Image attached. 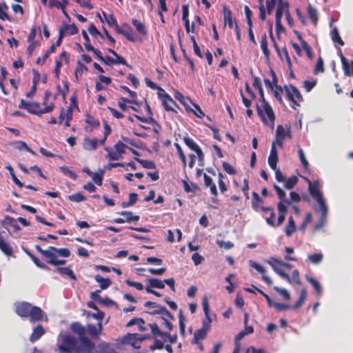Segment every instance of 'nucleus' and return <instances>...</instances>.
Segmentation results:
<instances>
[{
    "label": "nucleus",
    "mask_w": 353,
    "mask_h": 353,
    "mask_svg": "<svg viewBox=\"0 0 353 353\" xmlns=\"http://www.w3.org/2000/svg\"><path fill=\"white\" fill-rule=\"evenodd\" d=\"M51 252L56 253V256H61L63 257H69L70 256V251L68 248H57L54 246H50Z\"/></svg>",
    "instance_id": "bb28decb"
},
{
    "label": "nucleus",
    "mask_w": 353,
    "mask_h": 353,
    "mask_svg": "<svg viewBox=\"0 0 353 353\" xmlns=\"http://www.w3.org/2000/svg\"><path fill=\"white\" fill-rule=\"evenodd\" d=\"M148 283H150V286L154 288L163 289L165 288L164 280L157 278H151L148 280Z\"/></svg>",
    "instance_id": "ea45409f"
},
{
    "label": "nucleus",
    "mask_w": 353,
    "mask_h": 353,
    "mask_svg": "<svg viewBox=\"0 0 353 353\" xmlns=\"http://www.w3.org/2000/svg\"><path fill=\"white\" fill-rule=\"evenodd\" d=\"M323 258V255L321 253H314L310 254L307 256V261L312 264L320 263Z\"/></svg>",
    "instance_id": "a18cd8bd"
},
{
    "label": "nucleus",
    "mask_w": 353,
    "mask_h": 353,
    "mask_svg": "<svg viewBox=\"0 0 353 353\" xmlns=\"http://www.w3.org/2000/svg\"><path fill=\"white\" fill-rule=\"evenodd\" d=\"M260 209L263 211V212H270V216L265 218V221H266V223L272 226V227H275L276 226V224H275V221H274V219H275V213H274V210L271 207H263V206H261L260 208Z\"/></svg>",
    "instance_id": "412c9836"
},
{
    "label": "nucleus",
    "mask_w": 353,
    "mask_h": 353,
    "mask_svg": "<svg viewBox=\"0 0 353 353\" xmlns=\"http://www.w3.org/2000/svg\"><path fill=\"white\" fill-rule=\"evenodd\" d=\"M62 59H64L65 63H69V56L66 51H63L59 56L58 59L55 60V68L57 69H61L62 66Z\"/></svg>",
    "instance_id": "f704fd0d"
},
{
    "label": "nucleus",
    "mask_w": 353,
    "mask_h": 353,
    "mask_svg": "<svg viewBox=\"0 0 353 353\" xmlns=\"http://www.w3.org/2000/svg\"><path fill=\"white\" fill-rule=\"evenodd\" d=\"M6 169L9 171L10 174L12 176V181L19 188H23L24 186L23 183L18 179V178L16 176L14 169L10 166L8 165L6 167Z\"/></svg>",
    "instance_id": "603ef678"
},
{
    "label": "nucleus",
    "mask_w": 353,
    "mask_h": 353,
    "mask_svg": "<svg viewBox=\"0 0 353 353\" xmlns=\"http://www.w3.org/2000/svg\"><path fill=\"white\" fill-rule=\"evenodd\" d=\"M249 263L252 268L262 274V279L263 281H265L268 285H271L272 283V280L265 274L266 270L262 265L252 260L249 261Z\"/></svg>",
    "instance_id": "ddd939ff"
},
{
    "label": "nucleus",
    "mask_w": 353,
    "mask_h": 353,
    "mask_svg": "<svg viewBox=\"0 0 353 353\" xmlns=\"http://www.w3.org/2000/svg\"><path fill=\"white\" fill-rule=\"evenodd\" d=\"M162 98L163 106L167 111L176 112L175 108H179L173 99L167 93L160 95Z\"/></svg>",
    "instance_id": "1a4fd4ad"
},
{
    "label": "nucleus",
    "mask_w": 353,
    "mask_h": 353,
    "mask_svg": "<svg viewBox=\"0 0 353 353\" xmlns=\"http://www.w3.org/2000/svg\"><path fill=\"white\" fill-rule=\"evenodd\" d=\"M296 230L295 221L292 216L288 218V223L285 229V233L287 236H290Z\"/></svg>",
    "instance_id": "72a5a7b5"
},
{
    "label": "nucleus",
    "mask_w": 353,
    "mask_h": 353,
    "mask_svg": "<svg viewBox=\"0 0 353 353\" xmlns=\"http://www.w3.org/2000/svg\"><path fill=\"white\" fill-rule=\"evenodd\" d=\"M278 161L279 158L276 148V142H272L270 155L268 159V164L272 170H276Z\"/></svg>",
    "instance_id": "9b49d317"
},
{
    "label": "nucleus",
    "mask_w": 353,
    "mask_h": 353,
    "mask_svg": "<svg viewBox=\"0 0 353 353\" xmlns=\"http://www.w3.org/2000/svg\"><path fill=\"white\" fill-rule=\"evenodd\" d=\"M148 326L150 327L151 334L154 337L160 336L163 340H165V336L169 335V332L161 331L156 323H149Z\"/></svg>",
    "instance_id": "2eb2a0df"
},
{
    "label": "nucleus",
    "mask_w": 353,
    "mask_h": 353,
    "mask_svg": "<svg viewBox=\"0 0 353 353\" xmlns=\"http://www.w3.org/2000/svg\"><path fill=\"white\" fill-rule=\"evenodd\" d=\"M92 179L93 181L97 185H101L103 182V171L100 170L99 172H95L92 173Z\"/></svg>",
    "instance_id": "5fc2aeb1"
},
{
    "label": "nucleus",
    "mask_w": 353,
    "mask_h": 353,
    "mask_svg": "<svg viewBox=\"0 0 353 353\" xmlns=\"http://www.w3.org/2000/svg\"><path fill=\"white\" fill-rule=\"evenodd\" d=\"M103 17H105V21L109 25V26L114 27L117 33L123 35L128 40L130 41L134 42L137 41L136 38L133 37L131 33L130 27L127 23L123 24V27H125L127 28L126 30H123L118 25L117 21L113 14L107 15L105 12H103Z\"/></svg>",
    "instance_id": "7ed1b4c3"
},
{
    "label": "nucleus",
    "mask_w": 353,
    "mask_h": 353,
    "mask_svg": "<svg viewBox=\"0 0 353 353\" xmlns=\"http://www.w3.org/2000/svg\"><path fill=\"white\" fill-rule=\"evenodd\" d=\"M108 52L110 53H111L112 54H113L116 57L115 59H114V60L115 61V62H114V64H116V65H117V64H122V65L128 66L130 69H132V66L131 65H129L127 63L126 60L123 57L119 55L116 52V51H114L112 49H108Z\"/></svg>",
    "instance_id": "cd10ccee"
},
{
    "label": "nucleus",
    "mask_w": 353,
    "mask_h": 353,
    "mask_svg": "<svg viewBox=\"0 0 353 353\" xmlns=\"http://www.w3.org/2000/svg\"><path fill=\"white\" fill-rule=\"evenodd\" d=\"M174 146L177 150L179 158L183 163V167H185L186 166V157H185V155L181 145L178 143H174Z\"/></svg>",
    "instance_id": "052dcab7"
},
{
    "label": "nucleus",
    "mask_w": 353,
    "mask_h": 353,
    "mask_svg": "<svg viewBox=\"0 0 353 353\" xmlns=\"http://www.w3.org/2000/svg\"><path fill=\"white\" fill-rule=\"evenodd\" d=\"M307 14L313 24L316 26L319 20L316 9L309 5L307 7Z\"/></svg>",
    "instance_id": "4c0bfd02"
},
{
    "label": "nucleus",
    "mask_w": 353,
    "mask_h": 353,
    "mask_svg": "<svg viewBox=\"0 0 353 353\" xmlns=\"http://www.w3.org/2000/svg\"><path fill=\"white\" fill-rule=\"evenodd\" d=\"M114 148L115 150L117 152V153L121 156L122 154H124L125 152V149L128 148V147L123 142L119 141L114 144Z\"/></svg>",
    "instance_id": "bf43d9fd"
},
{
    "label": "nucleus",
    "mask_w": 353,
    "mask_h": 353,
    "mask_svg": "<svg viewBox=\"0 0 353 353\" xmlns=\"http://www.w3.org/2000/svg\"><path fill=\"white\" fill-rule=\"evenodd\" d=\"M54 108V104L52 103H51L50 104H49L48 105L43 108H41V107L39 106L37 111V116H41L43 114L50 112L53 110Z\"/></svg>",
    "instance_id": "e2e57ef3"
},
{
    "label": "nucleus",
    "mask_w": 353,
    "mask_h": 353,
    "mask_svg": "<svg viewBox=\"0 0 353 353\" xmlns=\"http://www.w3.org/2000/svg\"><path fill=\"white\" fill-rule=\"evenodd\" d=\"M306 296H307L306 288L301 289V292H300V296H299L298 300L296 301V302L295 303V304L293 306H292V309L297 310L299 307H301L302 306V305L304 303V302L306 299Z\"/></svg>",
    "instance_id": "c85d7f7f"
},
{
    "label": "nucleus",
    "mask_w": 353,
    "mask_h": 353,
    "mask_svg": "<svg viewBox=\"0 0 353 353\" xmlns=\"http://www.w3.org/2000/svg\"><path fill=\"white\" fill-rule=\"evenodd\" d=\"M183 141L185 145L192 150H194L199 145L191 138L188 137H184Z\"/></svg>",
    "instance_id": "680f3d73"
},
{
    "label": "nucleus",
    "mask_w": 353,
    "mask_h": 353,
    "mask_svg": "<svg viewBox=\"0 0 353 353\" xmlns=\"http://www.w3.org/2000/svg\"><path fill=\"white\" fill-rule=\"evenodd\" d=\"M223 19L225 23H228L230 28H232L234 24L235 25V23H236L235 21H233L232 12L226 6H224Z\"/></svg>",
    "instance_id": "393cba45"
},
{
    "label": "nucleus",
    "mask_w": 353,
    "mask_h": 353,
    "mask_svg": "<svg viewBox=\"0 0 353 353\" xmlns=\"http://www.w3.org/2000/svg\"><path fill=\"white\" fill-rule=\"evenodd\" d=\"M307 281L313 286L318 294L321 293V287L318 281L308 276H305Z\"/></svg>",
    "instance_id": "3c124183"
},
{
    "label": "nucleus",
    "mask_w": 353,
    "mask_h": 353,
    "mask_svg": "<svg viewBox=\"0 0 353 353\" xmlns=\"http://www.w3.org/2000/svg\"><path fill=\"white\" fill-rule=\"evenodd\" d=\"M87 330L89 334L92 338H97L99 335V332H101V327H100L99 329H97L94 325L89 324L87 326Z\"/></svg>",
    "instance_id": "8fccbe9b"
},
{
    "label": "nucleus",
    "mask_w": 353,
    "mask_h": 353,
    "mask_svg": "<svg viewBox=\"0 0 353 353\" xmlns=\"http://www.w3.org/2000/svg\"><path fill=\"white\" fill-rule=\"evenodd\" d=\"M132 23L135 27L137 31L141 35L145 36L147 31L145 25L138 19H132Z\"/></svg>",
    "instance_id": "c756f323"
},
{
    "label": "nucleus",
    "mask_w": 353,
    "mask_h": 353,
    "mask_svg": "<svg viewBox=\"0 0 353 353\" xmlns=\"http://www.w3.org/2000/svg\"><path fill=\"white\" fill-rule=\"evenodd\" d=\"M135 160L139 162L144 168L146 169H156V165L154 161L150 160H144L139 158H135Z\"/></svg>",
    "instance_id": "09e8293b"
},
{
    "label": "nucleus",
    "mask_w": 353,
    "mask_h": 353,
    "mask_svg": "<svg viewBox=\"0 0 353 353\" xmlns=\"http://www.w3.org/2000/svg\"><path fill=\"white\" fill-rule=\"evenodd\" d=\"M179 321L180 332L181 334L185 335V325L184 322L185 321V317L183 315V311L181 310L179 312Z\"/></svg>",
    "instance_id": "864d4df0"
},
{
    "label": "nucleus",
    "mask_w": 353,
    "mask_h": 353,
    "mask_svg": "<svg viewBox=\"0 0 353 353\" xmlns=\"http://www.w3.org/2000/svg\"><path fill=\"white\" fill-rule=\"evenodd\" d=\"M299 179L296 176H292L288 179H285V181H284V187L285 189L291 190L298 183Z\"/></svg>",
    "instance_id": "37998d69"
},
{
    "label": "nucleus",
    "mask_w": 353,
    "mask_h": 353,
    "mask_svg": "<svg viewBox=\"0 0 353 353\" xmlns=\"http://www.w3.org/2000/svg\"><path fill=\"white\" fill-rule=\"evenodd\" d=\"M263 103V109L262 110L258 105H256V110L259 116L260 117L263 123L268 125L270 123L273 126L275 119L274 111L270 105L265 101H261Z\"/></svg>",
    "instance_id": "20e7f679"
},
{
    "label": "nucleus",
    "mask_w": 353,
    "mask_h": 353,
    "mask_svg": "<svg viewBox=\"0 0 353 353\" xmlns=\"http://www.w3.org/2000/svg\"><path fill=\"white\" fill-rule=\"evenodd\" d=\"M330 34L332 40L333 41L334 43H337L341 46H344V42L341 38L339 30L336 28H334L332 30Z\"/></svg>",
    "instance_id": "a19ab883"
},
{
    "label": "nucleus",
    "mask_w": 353,
    "mask_h": 353,
    "mask_svg": "<svg viewBox=\"0 0 353 353\" xmlns=\"http://www.w3.org/2000/svg\"><path fill=\"white\" fill-rule=\"evenodd\" d=\"M203 179H204V185L206 188H209L210 190V193L212 194V201L213 203H216L218 202V191L216 189V186L215 183H214L212 179L204 173L203 174Z\"/></svg>",
    "instance_id": "0eeeda50"
},
{
    "label": "nucleus",
    "mask_w": 353,
    "mask_h": 353,
    "mask_svg": "<svg viewBox=\"0 0 353 353\" xmlns=\"http://www.w3.org/2000/svg\"><path fill=\"white\" fill-rule=\"evenodd\" d=\"M70 329L78 335L79 343L74 336L62 335L61 343L58 345L59 353H93L95 344L85 336V327L81 323L77 321L70 324Z\"/></svg>",
    "instance_id": "f257e3e1"
},
{
    "label": "nucleus",
    "mask_w": 353,
    "mask_h": 353,
    "mask_svg": "<svg viewBox=\"0 0 353 353\" xmlns=\"http://www.w3.org/2000/svg\"><path fill=\"white\" fill-rule=\"evenodd\" d=\"M19 108L26 109L28 112L37 115L39 103L38 102H28L24 99H21Z\"/></svg>",
    "instance_id": "9d476101"
},
{
    "label": "nucleus",
    "mask_w": 353,
    "mask_h": 353,
    "mask_svg": "<svg viewBox=\"0 0 353 353\" xmlns=\"http://www.w3.org/2000/svg\"><path fill=\"white\" fill-rule=\"evenodd\" d=\"M56 271L58 272L61 275L67 276L72 280H77V277L71 270L70 267H57Z\"/></svg>",
    "instance_id": "4be33fe9"
},
{
    "label": "nucleus",
    "mask_w": 353,
    "mask_h": 353,
    "mask_svg": "<svg viewBox=\"0 0 353 353\" xmlns=\"http://www.w3.org/2000/svg\"><path fill=\"white\" fill-rule=\"evenodd\" d=\"M339 57L345 74L347 76H353V61H352L350 63L345 56L343 54L341 50H340Z\"/></svg>",
    "instance_id": "f8f14e48"
},
{
    "label": "nucleus",
    "mask_w": 353,
    "mask_h": 353,
    "mask_svg": "<svg viewBox=\"0 0 353 353\" xmlns=\"http://www.w3.org/2000/svg\"><path fill=\"white\" fill-rule=\"evenodd\" d=\"M283 202H285L287 204L290 205L291 203V201L285 199V201H281L277 204V209L279 210V214H286L288 210H287V207L285 206V205L284 204Z\"/></svg>",
    "instance_id": "0e129e2a"
},
{
    "label": "nucleus",
    "mask_w": 353,
    "mask_h": 353,
    "mask_svg": "<svg viewBox=\"0 0 353 353\" xmlns=\"http://www.w3.org/2000/svg\"><path fill=\"white\" fill-rule=\"evenodd\" d=\"M287 11H289V4L283 1L279 2L276 11V19L281 20L283 14L286 15Z\"/></svg>",
    "instance_id": "6ab92c4d"
},
{
    "label": "nucleus",
    "mask_w": 353,
    "mask_h": 353,
    "mask_svg": "<svg viewBox=\"0 0 353 353\" xmlns=\"http://www.w3.org/2000/svg\"><path fill=\"white\" fill-rule=\"evenodd\" d=\"M262 202H263V200L259 196V195L256 192H252V208L255 211H259V210L261 207V206H259V204Z\"/></svg>",
    "instance_id": "79ce46f5"
},
{
    "label": "nucleus",
    "mask_w": 353,
    "mask_h": 353,
    "mask_svg": "<svg viewBox=\"0 0 353 353\" xmlns=\"http://www.w3.org/2000/svg\"><path fill=\"white\" fill-rule=\"evenodd\" d=\"M46 331L41 325H37L33 330L30 336V341L32 343L38 341L44 334Z\"/></svg>",
    "instance_id": "f3484780"
},
{
    "label": "nucleus",
    "mask_w": 353,
    "mask_h": 353,
    "mask_svg": "<svg viewBox=\"0 0 353 353\" xmlns=\"http://www.w3.org/2000/svg\"><path fill=\"white\" fill-rule=\"evenodd\" d=\"M85 49L87 51H92L99 61H103V57L102 56L101 51L94 48L91 44H85Z\"/></svg>",
    "instance_id": "6e6d98bb"
},
{
    "label": "nucleus",
    "mask_w": 353,
    "mask_h": 353,
    "mask_svg": "<svg viewBox=\"0 0 353 353\" xmlns=\"http://www.w3.org/2000/svg\"><path fill=\"white\" fill-rule=\"evenodd\" d=\"M99 141L97 139L85 138L83 143V148L87 150H94L97 149Z\"/></svg>",
    "instance_id": "aec40b11"
},
{
    "label": "nucleus",
    "mask_w": 353,
    "mask_h": 353,
    "mask_svg": "<svg viewBox=\"0 0 353 353\" xmlns=\"http://www.w3.org/2000/svg\"><path fill=\"white\" fill-rule=\"evenodd\" d=\"M105 150L108 152V158L112 161L118 160L121 157L116 150L113 151L109 148H105Z\"/></svg>",
    "instance_id": "338daca9"
},
{
    "label": "nucleus",
    "mask_w": 353,
    "mask_h": 353,
    "mask_svg": "<svg viewBox=\"0 0 353 353\" xmlns=\"http://www.w3.org/2000/svg\"><path fill=\"white\" fill-rule=\"evenodd\" d=\"M286 138L292 139V132L290 125H278L276 129V139L273 142H276L280 148L283 147V143Z\"/></svg>",
    "instance_id": "39448f33"
},
{
    "label": "nucleus",
    "mask_w": 353,
    "mask_h": 353,
    "mask_svg": "<svg viewBox=\"0 0 353 353\" xmlns=\"http://www.w3.org/2000/svg\"><path fill=\"white\" fill-rule=\"evenodd\" d=\"M13 145H14V148L16 149H18L19 150H25L27 152H30L32 155H35V152L28 146V145L26 143V142L23 141H17L13 143Z\"/></svg>",
    "instance_id": "e433bc0d"
},
{
    "label": "nucleus",
    "mask_w": 353,
    "mask_h": 353,
    "mask_svg": "<svg viewBox=\"0 0 353 353\" xmlns=\"http://www.w3.org/2000/svg\"><path fill=\"white\" fill-rule=\"evenodd\" d=\"M0 250L1 251L5 254L8 256H10L13 254V250L12 247L8 243L5 241L1 235L0 234Z\"/></svg>",
    "instance_id": "b1692460"
},
{
    "label": "nucleus",
    "mask_w": 353,
    "mask_h": 353,
    "mask_svg": "<svg viewBox=\"0 0 353 353\" xmlns=\"http://www.w3.org/2000/svg\"><path fill=\"white\" fill-rule=\"evenodd\" d=\"M23 250L25 253L31 259V260L34 262V263L39 268L49 270L50 268L45 264L44 263L41 262L39 258H37L35 255H34L28 249L23 248Z\"/></svg>",
    "instance_id": "a211bd4d"
},
{
    "label": "nucleus",
    "mask_w": 353,
    "mask_h": 353,
    "mask_svg": "<svg viewBox=\"0 0 353 353\" xmlns=\"http://www.w3.org/2000/svg\"><path fill=\"white\" fill-rule=\"evenodd\" d=\"M16 313L21 317L30 318L31 322H37L43 319V312L37 306L28 302H21L16 305Z\"/></svg>",
    "instance_id": "f03ea898"
},
{
    "label": "nucleus",
    "mask_w": 353,
    "mask_h": 353,
    "mask_svg": "<svg viewBox=\"0 0 353 353\" xmlns=\"http://www.w3.org/2000/svg\"><path fill=\"white\" fill-rule=\"evenodd\" d=\"M68 199L74 202H81L86 200V197L81 192H77L75 194L68 196Z\"/></svg>",
    "instance_id": "4d7b16f0"
},
{
    "label": "nucleus",
    "mask_w": 353,
    "mask_h": 353,
    "mask_svg": "<svg viewBox=\"0 0 353 353\" xmlns=\"http://www.w3.org/2000/svg\"><path fill=\"white\" fill-rule=\"evenodd\" d=\"M309 183V192L311 196L315 198L316 200L321 199L323 197L322 193L319 190V182L314 181L313 183L308 180Z\"/></svg>",
    "instance_id": "4468645a"
},
{
    "label": "nucleus",
    "mask_w": 353,
    "mask_h": 353,
    "mask_svg": "<svg viewBox=\"0 0 353 353\" xmlns=\"http://www.w3.org/2000/svg\"><path fill=\"white\" fill-rule=\"evenodd\" d=\"M284 88L288 99L294 105L299 106V103L303 101V97L298 88L292 85H285Z\"/></svg>",
    "instance_id": "423d86ee"
},
{
    "label": "nucleus",
    "mask_w": 353,
    "mask_h": 353,
    "mask_svg": "<svg viewBox=\"0 0 353 353\" xmlns=\"http://www.w3.org/2000/svg\"><path fill=\"white\" fill-rule=\"evenodd\" d=\"M253 78V86L258 90L259 95H260V99L261 101L265 100L264 97V92L262 87V84L261 82L260 79L258 77L252 76Z\"/></svg>",
    "instance_id": "2f4dec72"
},
{
    "label": "nucleus",
    "mask_w": 353,
    "mask_h": 353,
    "mask_svg": "<svg viewBox=\"0 0 353 353\" xmlns=\"http://www.w3.org/2000/svg\"><path fill=\"white\" fill-rule=\"evenodd\" d=\"M55 254L56 253L51 252L46 261L48 263L57 266L59 265H63L66 263L65 259H58Z\"/></svg>",
    "instance_id": "58836bf2"
},
{
    "label": "nucleus",
    "mask_w": 353,
    "mask_h": 353,
    "mask_svg": "<svg viewBox=\"0 0 353 353\" xmlns=\"http://www.w3.org/2000/svg\"><path fill=\"white\" fill-rule=\"evenodd\" d=\"M209 331L204 330L203 328L196 330L194 333V341L195 343L199 344V341L201 340H203L206 338L208 332Z\"/></svg>",
    "instance_id": "7c9ffc66"
},
{
    "label": "nucleus",
    "mask_w": 353,
    "mask_h": 353,
    "mask_svg": "<svg viewBox=\"0 0 353 353\" xmlns=\"http://www.w3.org/2000/svg\"><path fill=\"white\" fill-rule=\"evenodd\" d=\"M68 0H61V1L58 0H50L49 1V7L50 8H57L58 9L63 10L65 8L67 5L68 4Z\"/></svg>",
    "instance_id": "c9c22d12"
},
{
    "label": "nucleus",
    "mask_w": 353,
    "mask_h": 353,
    "mask_svg": "<svg viewBox=\"0 0 353 353\" xmlns=\"http://www.w3.org/2000/svg\"><path fill=\"white\" fill-rule=\"evenodd\" d=\"M63 26L64 29L66 30V31H68V33L70 35H74L79 32V29L74 23L70 25L65 23Z\"/></svg>",
    "instance_id": "69168bd1"
},
{
    "label": "nucleus",
    "mask_w": 353,
    "mask_h": 353,
    "mask_svg": "<svg viewBox=\"0 0 353 353\" xmlns=\"http://www.w3.org/2000/svg\"><path fill=\"white\" fill-rule=\"evenodd\" d=\"M104 132L103 138L99 141V144L103 145L109 134L112 132V128L106 121H103Z\"/></svg>",
    "instance_id": "de8ad7c7"
},
{
    "label": "nucleus",
    "mask_w": 353,
    "mask_h": 353,
    "mask_svg": "<svg viewBox=\"0 0 353 353\" xmlns=\"http://www.w3.org/2000/svg\"><path fill=\"white\" fill-rule=\"evenodd\" d=\"M94 279L98 283H99L101 290L107 289L112 283V281L109 278H103L99 274L95 275Z\"/></svg>",
    "instance_id": "a878e982"
},
{
    "label": "nucleus",
    "mask_w": 353,
    "mask_h": 353,
    "mask_svg": "<svg viewBox=\"0 0 353 353\" xmlns=\"http://www.w3.org/2000/svg\"><path fill=\"white\" fill-rule=\"evenodd\" d=\"M138 200V194L137 193H130L129 195V201L128 202H122L121 205L125 208L132 206L136 203Z\"/></svg>",
    "instance_id": "c03bdc74"
},
{
    "label": "nucleus",
    "mask_w": 353,
    "mask_h": 353,
    "mask_svg": "<svg viewBox=\"0 0 353 353\" xmlns=\"http://www.w3.org/2000/svg\"><path fill=\"white\" fill-rule=\"evenodd\" d=\"M189 7L188 5L182 6V19L187 33L190 32Z\"/></svg>",
    "instance_id": "5701e85b"
},
{
    "label": "nucleus",
    "mask_w": 353,
    "mask_h": 353,
    "mask_svg": "<svg viewBox=\"0 0 353 353\" xmlns=\"http://www.w3.org/2000/svg\"><path fill=\"white\" fill-rule=\"evenodd\" d=\"M118 214L123 216L124 218H115L112 220L113 223H123L125 222H136L138 221L140 219L139 216L133 214V213L130 211H122Z\"/></svg>",
    "instance_id": "6e6552de"
},
{
    "label": "nucleus",
    "mask_w": 353,
    "mask_h": 353,
    "mask_svg": "<svg viewBox=\"0 0 353 353\" xmlns=\"http://www.w3.org/2000/svg\"><path fill=\"white\" fill-rule=\"evenodd\" d=\"M85 123L88 125V126L86 127V130L89 132H92L94 129H97L100 126L99 120L90 114H87L86 115Z\"/></svg>",
    "instance_id": "dca6fc26"
},
{
    "label": "nucleus",
    "mask_w": 353,
    "mask_h": 353,
    "mask_svg": "<svg viewBox=\"0 0 353 353\" xmlns=\"http://www.w3.org/2000/svg\"><path fill=\"white\" fill-rule=\"evenodd\" d=\"M222 167L225 172L229 174H235L236 173V170L228 162H223Z\"/></svg>",
    "instance_id": "774afa93"
},
{
    "label": "nucleus",
    "mask_w": 353,
    "mask_h": 353,
    "mask_svg": "<svg viewBox=\"0 0 353 353\" xmlns=\"http://www.w3.org/2000/svg\"><path fill=\"white\" fill-rule=\"evenodd\" d=\"M316 201L319 203L320 210L321 212V221H323L327 217V207L323 197L321 198V199H318Z\"/></svg>",
    "instance_id": "49530a36"
},
{
    "label": "nucleus",
    "mask_w": 353,
    "mask_h": 353,
    "mask_svg": "<svg viewBox=\"0 0 353 353\" xmlns=\"http://www.w3.org/2000/svg\"><path fill=\"white\" fill-rule=\"evenodd\" d=\"M266 261L268 264H270L271 265V267L275 272V268L279 269V266H281V262L282 261H281L274 256H270Z\"/></svg>",
    "instance_id": "13d9d810"
},
{
    "label": "nucleus",
    "mask_w": 353,
    "mask_h": 353,
    "mask_svg": "<svg viewBox=\"0 0 353 353\" xmlns=\"http://www.w3.org/2000/svg\"><path fill=\"white\" fill-rule=\"evenodd\" d=\"M261 48L263 51V53L264 54L265 58L267 59H269L270 52L268 47V38L265 34H263L261 37Z\"/></svg>",
    "instance_id": "473e14b6"
}]
</instances>
